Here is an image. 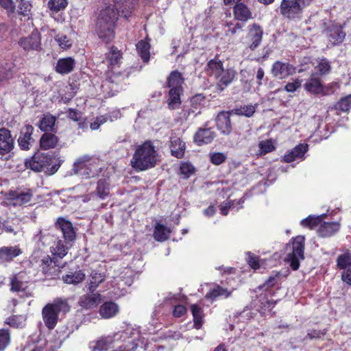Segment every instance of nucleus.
<instances>
[{"instance_id":"1","label":"nucleus","mask_w":351,"mask_h":351,"mask_svg":"<svg viewBox=\"0 0 351 351\" xmlns=\"http://www.w3.org/2000/svg\"><path fill=\"white\" fill-rule=\"evenodd\" d=\"M138 0H110L113 3L100 10L95 22V33L106 43L111 42L115 36L119 16L129 19Z\"/></svg>"},{"instance_id":"2","label":"nucleus","mask_w":351,"mask_h":351,"mask_svg":"<svg viewBox=\"0 0 351 351\" xmlns=\"http://www.w3.org/2000/svg\"><path fill=\"white\" fill-rule=\"evenodd\" d=\"M159 161L157 151L152 141H145L137 146L131 160V165L136 170L145 171L156 166Z\"/></svg>"},{"instance_id":"3","label":"nucleus","mask_w":351,"mask_h":351,"mask_svg":"<svg viewBox=\"0 0 351 351\" xmlns=\"http://www.w3.org/2000/svg\"><path fill=\"white\" fill-rule=\"evenodd\" d=\"M61 164L62 160L55 156L40 152H36L25 162L27 168L36 172L46 169V173L49 175L54 174L58 170Z\"/></svg>"},{"instance_id":"4","label":"nucleus","mask_w":351,"mask_h":351,"mask_svg":"<svg viewBox=\"0 0 351 351\" xmlns=\"http://www.w3.org/2000/svg\"><path fill=\"white\" fill-rule=\"evenodd\" d=\"M102 169L98 159L84 155L77 158L74 162L73 171L75 174L87 179L98 176Z\"/></svg>"},{"instance_id":"5","label":"nucleus","mask_w":351,"mask_h":351,"mask_svg":"<svg viewBox=\"0 0 351 351\" xmlns=\"http://www.w3.org/2000/svg\"><path fill=\"white\" fill-rule=\"evenodd\" d=\"M128 334L125 332H117L101 335L88 343L90 351H106L113 347L117 342L125 341Z\"/></svg>"},{"instance_id":"6","label":"nucleus","mask_w":351,"mask_h":351,"mask_svg":"<svg viewBox=\"0 0 351 351\" xmlns=\"http://www.w3.org/2000/svg\"><path fill=\"white\" fill-rule=\"evenodd\" d=\"M312 0H282L280 6V14L289 19L300 17L302 10L308 5Z\"/></svg>"},{"instance_id":"7","label":"nucleus","mask_w":351,"mask_h":351,"mask_svg":"<svg viewBox=\"0 0 351 351\" xmlns=\"http://www.w3.org/2000/svg\"><path fill=\"white\" fill-rule=\"evenodd\" d=\"M301 225L311 230H315L321 237H330L339 228L337 221H301Z\"/></svg>"},{"instance_id":"8","label":"nucleus","mask_w":351,"mask_h":351,"mask_svg":"<svg viewBox=\"0 0 351 351\" xmlns=\"http://www.w3.org/2000/svg\"><path fill=\"white\" fill-rule=\"evenodd\" d=\"M304 240L303 236H298L293 240L291 244L292 251L288 253L286 258L293 270H297L300 267V261L304 258Z\"/></svg>"},{"instance_id":"9","label":"nucleus","mask_w":351,"mask_h":351,"mask_svg":"<svg viewBox=\"0 0 351 351\" xmlns=\"http://www.w3.org/2000/svg\"><path fill=\"white\" fill-rule=\"evenodd\" d=\"M19 46L26 51L41 50V36L38 29L32 31L27 36L22 37L19 40Z\"/></svg>"},{"instance_id":"10","label":"nucleus","mask_w":351,"mask_h":351,"mask_svg":"<svg viewBox=\"0 0 351 351\" xmlns=\"http://www.w3.org/2000/svg\"><path fill=\"white\" fill-rule=\"evenodd\" d=\"M295 73V67L287 62L276 61L271 66V73L274 77L284 80Z\"/></svg>"},{"instance_id":"11","label":"nucleus","mask_w":351,"mask_h":351,"mask_svg":"<svg viewBox=\"0 0 351 351\" xmlns=\"http://www.w3.org/2000/svg\"><path fill=\"white\" fill-rule=\"evenodd\" d=\"M34 128L32 125L26 124L20 130L18 143L23 150H29L32 147L34 139L32 137Z\"/></svg>"},{"instance_id":"12","label":"nucleus","mask_w":351,"mask_h":351,"mask_svg":"<svg viewBox=\"0 0 351 351\" xmlns=\"http://www.w3.org/2000/svg\"><path fill=\"white\" fill-rule=\"evenodd\" d=\"M16 73L15 64L12 61H6L0 64V87H5L10 84Z\"/></svg>"},{"instance_id":"13","label":"nucleus","mask_w":351,"mask_h":351,"mask_svg":"<svg viewBox=\"0 0 351 351\" xmlns=\"http://www.w3.org/2000/svg\"><path fill=\"white\" fill-rule=\"evenodd\" d=\"M14 140L11 131L5 128H0V155L4 156L12 151Z\"/></svg>"},{"instance_id":"14","label":"nucleus","mask_w":351,"mask_h":351,"mask_svg":"<svg viewBox=\"0 0 351 351\" xmlns=\"http://www.w3.org/2000/svg\"><path fill=\"white\" fill-rule=\"evenodd\" d=\"M263 35V28L256 23L248 26L247 38L249 41V48L251 50L256 49L262 41Z\"/></svg>"},{"instance_id":"15","label":"nucleus","mask_w":351,"mask_h":351,"mask_svg":"<svg viewBox=\"0 0 351 351\" xmlns=\"http://www.w3.org/2000/svg\"><path fill=\"white\" fill-rule=\"evenodd\" d=\"M215 137L216 133L212 128H199L194 134L193 140L197 145L202 146L211 143Z\"/></svg>"},{"instance_id":"16","label":"nucleus","mask_w":351,"mask_h":351,"mask_svg":"<svg viewBox=\"0 0 351 351\" xmlns=\"http://www.w3.org/2000/svg\"><path fill=\"white\" fill-rule=\"evenodd\" d=\"M304 88L313 95H319L324 92V86L317 73H312L304 84Z\"/></svg>"},{"instance_id":"17","label":"nucleus","mask_w":351,"mask_h":351,"mask_svg":"<svg viewBox=\"0 0 351 351\" xmlns=\"http://www.w3.org/2000/svg\"><path fill=\"white\" fill-rule=\"evenodd\" d=\"M42 316L45 326L49 329H53L56 326L58 314L51 304H47L42 310Z\"/></svg>"},{"instance_id":"18","label":"nucleus","mask_w":351,"mask_h":351,"mask_svg":"<svg viewBox=\"0 0 351 351\" xmlns=\"http://www.w3.org/2000/svg\"><path fill=\"white\" fill-rule=\"evenodd\" d=\"M326 34L328 40L332 45L341 43L346 37V33L343 31L342 27L337 25H332L327 28Z\"/></svg>"},{"instance_id":"19","label":"nucleus","mask_w":351,"mask_h":351,"mask_svg":"<svg viewBox=\"0 0 351 351\" xmlns=\"http://www.w3.org/2000/svg\"><path fill=\"white\" fill-rule=\"evenodd\" d=\"M22 254V250L17 246H4L0 248V264H6Z\"/></svg>"},{"instance_id":"20","label":"nucleus","mask_w":351,"mask_h":351,"mask_svg":"<svg viewBox=\"0 0 351 351\" xmlns=\"http://www.w3.org/2000/svg\"><path fill=\"white\" fill-rule=\"evenodd\" d=\"M218 130L224 135H229L232 132V123L229 112H221L216 118Z\"/></svg>"},{"instance_id":"21","label":"nucleus","mask_w":351,"mask_h":351,"mask_svg":"<svg viewBox=\"0 0 351 351\" xmlns=\"http://www.w3.org/2000/svg\"><path fill=\"white\" fill-rule=\"evenodd\" d=\"M110 189L109 182L105 178L99 179L97 182L96 190L95 192L90 194L89 199L96 197L104 199L109 196Z\"/></svg>"},{"instance_id":"22","label":"nucleus","mask_w":351,"mask_h":351,"mask_svg":"<svg viewBox=\"0 0 351 351\" xmlns=\"http://www.w3.org/2000/svg\"><path fill=\"white\" fill-rule=\"evenodd\" d=\"M308 144L301 143L295 146L288 154L283 156V161L285 162H291L296 159H300L304 157V154L308 151Z\"/></svg>"},{"instance_id":"23","label":"nucleus","mask_w":351,"mask_h":351,"mask_svg":"<svg viewBox=\"0 0 351 351\" xmlns=\"http://www.w3.org/2000/svg\"><path fill=\"white\" fill-rule=\"evenodd\" d=\"M32 194L27 192L11 191L8 194V199L11 200L14 206H21L31 200Z\"/></svg>"},{"instance_id":"24","label":"nucleus","mask_w":351,"mask_h":351,"mask_svg":"<svg viewBox=\"0 0 351 351\" xmlns=\"http://www.w3.org/2000/svg\"><path fill=\"white\" fill-rule=\"evenodd\" d=\"M75 61L71 57L60 58L56 66V71L60 74H68L73 71Z\"/></svg>"},{"instance_id":"25","label":"nucleus","mask_w":351,"mask_h":351,"mask_svg":"<svg viewBox=\"0 0 351 351\" xmlns=\"http://www.w3.org/2000/svg\"><path fill=\"white\" fill-rule=\"evenodd\" d=\"M101 302V295L99 293H89L83 295L79 299V304L85 308H91L95 307Z\"/></svg>"},{"instance_id":"26","label":"nucleus","mask_w":351,"mask_h":351,"mask_svg":"<svg viewBox=\"0 0 351 351\" xmlns=\"http://www.w3.org/2000/svg\"><path fill=\"white\" fill-rule=\"evenodd\" d=\"M56 225L60 228L66 240L73 241L75 239L76 232L70 221H57Z\"/></svg>"},{"instance_id":"27","label":"nucleus","mask_w":351,"mask_h":351,"mask_svg":"<svg viewBox=\"0 0 351 351\" xmlns=\"http://www.w3.org/2000/svg\"><path fill=\"white\" fill-rule=\"evenodd\" d=\"M59 138L51 132H45L40 139V147L43 150L55 148L58 145Z\"/></svg>"},{"instance_id":"28","label":"nucleus","mask_w":351,"mask_h":351,"mask_svg":"<svg viewBox=\"0 0 351 351\" xmlns=\"http://www.w3.org/2000/svg\"><path fill=\"white\" fill-rule=\"evenodd\" d=\"M236 72L232 69H223L220 76H219L217 87L220 90H223L234 80Z\"/></svg>"},{"instance_id":"29","label":"nucleus","mask_w":351,"mask_h":351,"mask_svg":"<svg viewBox=\"0 0 351 351\" xmlns=\"http://www.w3.org/2000/svg\"><path fill=\"white\" fill-rule=\"evenodd\" d=\"M119 311L118 305L113 302H104L99 308V315L104 319L114 317Z\"/></svg>"},{"instance_id":"30","label":"nucleus","mask_w":351,"mask_h":351,"mask_svg":"<svg viewBox=\"0 0 351 351\" xmlns=\"http://www.w3.org/2000/svg\"><path fill=\"white\" fill-rule=\"evenodd\" d=\"M168 107L170 110H175L181 104L180 95L182 93V88H169Z\"/></svg>"},{"instance_id":"31","label":"nucleus","mask_w":351,"mask_h":351,"mask_svg":"<svg viewBox=\"0 0 351 351\" xmlns=\"http://www.w3.org/2000/svg\"><path fill=\"white\" fill-rule=\"evenodd\" d=\"M10 286V290L12 291L18 293H26L28 288L27 282L23 280V274H19L13 276L11 278Z\"/></svg>"},{"instance_id":"32","label":"nucleus","mask_w":351,"mask_h":351,"mask_svg":"<svg viewBox=\"0 0 351 351\" xmlns=\"http://www.w3.org/2000/svg\"><path fill=\"white\" fill-rule=\"evenodd\" d=\"M56 118L51 114H44L39 122V128L45 132H56L55 125Z\"/></svg>"},{"instance_id":"33","label":"nucleus","mask_w":351,"mask_h":351,"mask_svg":"<svg viewBox=\"0 0 351 351\" xmlns=\"http://www.w3.org/2000/svg\"><path fill=\"white\" fill-rule=\"evenodd\" d=\"M234 16L236 19L245 22L252 18V12L243 3H237L234 7Z\"/></svg>"},{"instance_id":"34","label":"nucleus","mask_w":351,"mask_h":351,"mask_svg":"<svg viewBox=\"0 0 351 351\" xmlns=\"http://www.w3.org/2000/svg\"><path fill=\"white\" fill-rule=\"evenodd\" d=\"M223 69V63L218 59L210 60L206 66V72L215 78H218Z\"/></svg>"},{"instance_id":"35","label":"nucleus","mask_w":351,"mask_h":351,"mask_svg":"<svg viewBox=\"0 0 351 351\" xmlns=\"http://www.w3.org/2000/svg\"><path fill=\"white\" fill-rule=\"evenodd\" d=\"M184 82V78L180 72L178 70L173 71L170 73L167 80V87L168 88H182V85Z\"/></svg>"},{"instance_id":"36","label":"nucleus","mask_w":351,"mask_h":351,"mask_svg":"<svg viewBox=\"0 0 351 351\" xmlns=\"http://www.w3.org/2000/svg\"><path fill=\"white\" fill-rule=\"evenodd\" d=\"M85 274L82 270L70 271L62 276V280L67 284L76 285L84 280Z\"/></svg>"},{"instance_id":"37","label":"nucleus","mask_w":351,"mask_h":351,"mask_svg":"<svg viewBox=\"0 0 351 351\" xmlns=\"http://www.w3.org/2000/svg\"><path fill=\"white\" fill-rule=\"evenodd\" d=\"M185 150V143L179 138H175L171 141V155L181 158L183 157Z\"/></svg>"},{"instance_id":"38","label":"nucleus","mask_w":351,"mask_h":351,"mask_svg":"<svg viewBox=\"0 0 351 351\" xmlns=\"http://www.w3.org/2000/svg\"><path fill=\"white\" fill-rule=\"evenodd\" d=\"M136 50L143 61L145 63L148 62L150 58V44L145 40H141L136 44Z\"/></svg>"},{"instance_id":"39","label":"nucleus","mask_w":351,"mask_h":351,"mask_svg":"<svg viewBox=\"0 0 351 351\" xmlns=\"http://www.w3.org/2000/svg\"><path fill=\"white\" fill-rule=\"evenodd\" d=\"M170 234V230L160 224L157 223L155 226V230L154 232V239L158 241H163L168 239Z\"/></svg>"},{"instance_id":"40","label":"nucleus","mask_w":351,"mask_h":351,"mask_svg":"<svg viewBox=\"0 0 351 351\" xmlns=\"http://www.w3.org/2000/svg\"><path fill=\"white\" fill-rule=\"evenodd\" d=\"M231 295V292L229 291L227 289H224L219 286H217L216 287L211 289L209 292H208L206 295V298L208 299L214 300L217 297L223 296L226 298L230 297Z\"/></svg>"},{"instance_id":"41","label":"nucleus","mask_w":351,"mask_h":351,"mask_svg":"<svg viewBox=\"0 0 351 351\" xmlns=\"http://www.w3.org/2000/svg\"><path fill=\"white\" fill-rule=\"evenodd\" d=\"M333 108L338 112H348L351 108V95L342 97L334 105Z\"/></svg>"},{"instance_id":"42","label":"nucleus","mask_w":351,"mask_h":351,"mask_svg":"<svg viewBox=\"0 0 351 351\" xmlns=\"http://www.w3.org/2000/svg\"><path fill=\"white\" fill-rule=\"evenodd\" d=\"M50 304L53 306V308L56 309L58 314L61 312L63 313H68L71 309V306L66 299L57 298Z\"/></svg>"},{"instance_id":"43","label":"nucleus","mask_w":351,"mask_h":351,"mask_svg":"<svg viewBox=\"0 0 351 351\" xmlns=\"http://www.w3.org/2000/svg\"><path fill=\"white\" fill-rule=\"evenodd\" d=\"M330 62L326 58L319 60L317 65L315 67L317 75H326L331 71Z\"/></svg>"},{"instance_id":"44","label":"nucleus","mask_w":351,"mask_h":351,"mask_svg":"<svg viewBox=\"0 0 351 351\" xmlns=\"http://www.w3.org/2000/svg\"><path fill=\"white\" fill-rule=\"evenodd\" d=\"M51 252L53 255L59 258H63L67 254V247H66L62 241H57L51 246Z\"/></svg>"},{"instance_id":"45","label":"nucleus","mask_w":351,"mask_h":351,"mask_svg":"<svg viewBox=\"0 0 351 351\" xmlns=\"http://www.w3.org/2000/svg\"><path fill=\"white\" fill-rule=\"evenodd\" d=\"M104 280L105 276L104 274L96 270L93 271L90 274L89 289L94 291Z\"/></svg>"},{"instance_id":"46","label":"nucleus","mask_w":351,"mask_h":351,"mask_svg":"<svg viewBox=\"0 0 351 351\" xmlns=\"http://www.w3.org/2000/svg\"><path fill=\"white\" fill-rule=\"evenodd\" d=\"M191 312L193 317L194 326L195 328L199 329L201 328L203 323V314L202 309L196 304L191 306Z\"/></svg>"},{"instance_id":"47","label":"nucleus","mask_w":351,"mask_h":351,"mask_svg":"<svg viewBox=\"0 0 351 351\" xmlns=\"http://www.w3.org/2000/svg\"><path fill=\"white\" fill-rule=\"evenodd\" d=\"M121 58L120 51L114 47H111L110 51L106 53V60L108 64L114 66L117 64Z\"/></svg>"},{"instance_id":"48","label":"nucleus","mask_w":351,"mask_h":351,"mask_svg":"<svg viewBox=\"0 0 351 351\" xmlns=\"http://www.w3.org/2000/svg\"><path fill=\"white\" fill-rule=\"evenodd\" d=\"M67 5V0H49L47 3L48 8L56 13L64 10Z\"/></svg>"},{"instance_id":"49","label":"nucleus","mask_w":351,"mask_h":351,"mask_svg":"<svg viewBox=\"0 0 351 351\" xmlns=\"http://www.w3.org/2000/svg\"><path fill=\"white\" fill-rule=\"evenodd\" d=\"M232 112L237 115L251 117L255 112V107L253 105H244L234 108Z\"/></svg>"},{"instance_id":"50","label":"nucleus","mask_w":351,"mask_h":351,"mask_svg":"<svg viewBox=\"0 0 351 351\" xmlns=\"http://www.w3.org/2000/svg\"><path fill=\"white\" fill-rule=\"evenodd\" d=\"M247 255V262L249 265L254 269L261 268L263 265V261L259 259V257L252 254L250 252L246 253Z\"/></svg>"},{"instance_id":"51","label":"nucleus","mask_w":351,"mask_h":351,"mask_svg":"<svg viewBox=\"0 0 351 351\" xmlns=\"http://www.w3.org/2000/svg\"><path fill=\"white\" fill-rule=\"evenodd\" d=\"M337 265L340 269H346L351 266V256L348 253L340 255L337 258Z\"/></svg>"},{"instance_id":"52","label":"nucleus","mask_w":351,"mask_h":351,"mask_svg":"<svg viewBox=\"0 0 351 351\" xmlns=\"http://www.w3.org/2000/svg\"><path fill=\"white\" fill-rule=\"evenodd\" d=\"M180 171L184 178H188L194 173L195 168L189 162H182L180 167Z\"/></svg>"},{"instance_id":"53","label":"nucleus","mask_w":351,"mask_h":351,"mask_svg":"<svg viewBox=\"0 0 351 351\" xmlns=\"http://www.w3.org/2000/svg\"><path fill=\"white\" fill-rule=\"evenodd\" d=\"M205 97L202 94H197L191 97L190 104L192 108L198 110L204 105Z\"/></svg>"},{"instance_id":"54","label":"nucleus","mask_w":351,"mask_h":351,"mask_svg":"<svg viewBox=\"0 0 351 351\" xmlns=\"http://www.w3.org/2000/svg\"><path fill=\"white\" fill-rule=\"evenodd\" d=\"M199 113V110L197 111V110L192 108V106H191V107L184 106L181 114L182 118L184 120L187 121L191 117H195Z\"/></svg>"},{"instance_id":"55","label":"nucleus","mask_w":351,"mask_h":351,"mask_svg":"<svg viewBox=\"0 0 351 351\" xmlns=\"http://www.w3.org/2000/svg\"><path fill=\"white\" fill-rule=\"evenodd\" d=\"M226 159L227 156L223 153L215 152L210 154V162L215 165H219L222 164L226 161Z\"/></svg>"},{"instance_id":"56","label":"nucleus","mask_w":351,"mask_h":351,"mask_svg":"<svg viewBox=\"0 0 351 351\" xmlns=\"http://www.w3.org/2000/svg\"><path fill=\"white\" fill-rule=\"evenodd\" d=\"M19 13L24 16H28L32 9V5L27 0H21L19 4Z\"/></svg>"},{"instance_id":"57","label":"nucleus","mask_w":351,"mask_h":351,"mask_svg":"<svg viewBox=\"0 0 351 351\" xmlns=\"http://www.w3.org/2000/svg\"><path fill=\"white\" fill-rule=\"evenodd\" d=\"M10 334L8 330H0V351L3 350L10 343Z\"/></svg>"},{"instance_id":"58","label":"nucleus","mask_w":351,"mask_h":351,"mask_svg":"<svg viewBox=\"0 0 351 351\" xmlns=\"http://www.w3.org/2000/svg\"><path fill=\"white\" fill-rule=\"evenodd\" d=\"M258 147L260 149L261 154H267L274 149V147L270 141H263L260 142Z\"/></svg>"},{"instance_id":"59","label":"nucleus","mask_w":351,"mask_h":351,"mask_svg":"<svg viewBox=\"0 0 351 351\" xmlns=\"http://www.w3.org/2000/svg\"><path fill=\"white\" fill-rule=\"evenodd\" d=\"M25 319L23 316H14L8 319V324L16 328L22 327L24 325Z\"/></svg>"},{"instance_id":"60","label":"nucleus","mask_w":351,"mask_h":351,"mask_svg":"<svg viewBox=\"0 0 351 351\" xmlns=\"http://www.w3.org/2000/svg\"><path fill=\"white\" fill-rule=\"evenodd\" d=\"M301 86V81L298 79L292 82L287 83L285 86V90L288 93H293Z\"/></svg>"},{"instance_id":"61","label":"nucleus","mask_w":351,"mask_h":351,"mask_svg":"<svg viewBox=\"0 0 351 351\" xmlns=\"http://www.w3.org/2000/svg\"><path fill=\"white\" fill-rule=\"evenodd\" d=\"M56 40L58 42L60 47L62 49H67L71 46V44L66 36H57Z\"/></svg>"},{"instance_id":"62","label":"nucleus","mask_w":351,"mask_h":351,"mask_svg":"<svg viewBox=\"0 0 351 351\" xmlns=\"http://www.w3.org/2000/svg\"><path fill=\"white\" fill-rule=\"evenodd\" d=\"M228 27V33L231 34L232 35L235 34L239 30H241L243 27V25L240 23H237L235 24H233L232 23H227Z\"/></svg>"},{"instance_id":"63","label":"nucleus","mask_w":351,"mask_h":351,"mask_svg":"<svg viewBox=\"0 0 351 351\" xmlns=\"http://www.w3.org/2000/svg\"><path fill=\"white\" fill-rule=\"evenodd\" d=\"M234 208V202H223L220 205V213L223 215H226L228 213L230 209H233Z\"/></svg>"},{"instance_id":"64","label":"nucleus","mask_w":351,"mask_h":351,"mask_svg":"<svg viewBox=\"0 0 351 351\" xmlns=\"http://www.w3.org/2000/svg\"><path fill=\"white\" fill-rule=\"evenodd\" d=\"M68 117L75 121H80L82 118V113L73 108H69L68 110Z\"/></svg>"}]
</instances>
